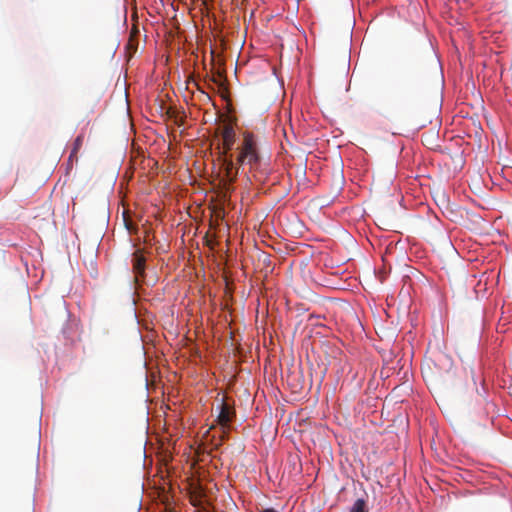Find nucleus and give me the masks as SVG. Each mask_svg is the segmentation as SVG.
<instances>
[{"label": "nucleus", "instance_id": "7", "mask_svg": "<svg viewBox=\"0 0 512 512\" xmlns=\"http://www.w3.org/2000/svg\"><path fill=\"white\" fill-rule=\"evenodd\" d=\"M433 367H435V368L446 367L447 369L445 371L447 374H449L451 371V368L453 367V363L447 356L441 354V355H439L437 360L435 362H433Z\"/></svg>", "mask_w": 512, "mask_h": 512}, {"label": "nucleus", "instance_id": "6", "mask_svg": "<svg viewBox=\"0 0 512 512\" xmlns=\"http://www.w3.org/2000/svg\"><path fill=\"white\" fill-rule=\"evenodd\" d=\"M83 142H84V135L83 134H79L76 139L74 140L73 142V147H72V150H71V153L69 155V158H68V161L70 163H72L74 160L77 161L78 160V152L80 151V149L82 148L83 146Z\"/></svg>", "mask_w": 512, "mask_h": 512}, {"label": "nucleus", "instance_id": "3", "mask_svg": "<svg viewBox=\"0 0 512 512\" xmlns=\"http://www.w3.org/2000/svg\"><path fill=\"white\" fill-rule=\"evenodd\" d=\"M222 168L224 170L225 186L233 184L238 176L239 165L233 162L232 154H220Z\"/></svg>", "mask_w": 512, "mask_h": 512}, {"label": "nucleus", "instance_id": "2", "mask_svg": "<svg viewBox=\"0 0 512 512\" xmlns=\"http://www.w3.org/2000/svg\"><path fill=\"white\" fill-rule=\"evenodd\" d=\"M235 417V410L228 403H226L223 399L219 406V414L217 416V423L221 427L222 430V438L228 433L230 428V423Z\"/></svg>", "mask_w": 512, "mask_h": 512}, {"label": "nucleus", "instance_id": "1", "mask_svg": "<svg viewBox=\"0 0 512 512\" xmlns=\"http://www.w3.org/2000/svg\"><path fill=\"white\" fill-rule=\"evenodd\" d=\"M238 155L236 157L239 166H248L249 171L259 168L261 156L259 152L256 136L249 131L242 133V142L237 147Z\"/></svg>", "mask_w": 512, "mask_h": 512}, {"label": "nucleus", "instance_id": "4", "mask_svg": "<svg viewBox=\"0 0 512 512\" xmlns=\"http://www.w3.org/2000/svg\"><path fill=\"white\" fill-rule=\"evenodd\" d=\"M223 151L220 154H228L235 143V131L231 125H225L221 131Z\"/></svg>", "mask_w": 512, "mask_h": 512}, {"label": "nucleus", "instance_id": "9", "mask_svg": "<svg viewBox=\"0 0 512 512\" xmlns=\"http://www.w3.org/2000/svg\"><path fill=\"white\" fill-rule=\"evenodd\" d=\"M262 512H278V511H276L273 508H267V509H264Z\"/></svg>", "mask_w": 512, "mask_h": 512}, {"label": "nucleus", "instance_id": "8", "mask_svg": "<svg viewBox=\"0 0 512 512\" xmlns=\"http://www.w3.org/2000/svg\"><path fill=\"white\" fill-rule=\"evenodd\" d=\"M349 512H368L366 501L364 499H357Z\"/></svg>", "mask_w": 512, "mask_h": 512}, {"label": "nucleus", "instance_id": "5", "mask_svg": "<svg viewBox=\"0 0 512 512\" xmlns=\"http://www.w3.org/2000/svg\"><path fill=\"white\" fill-rule=\"evenodd\" d=\"M146 259L142 254V250L138 249L133 253V271L136 278L144 276Z\"/></svg>", "mask_w": 512, "mask_h": 512}]
</instances>
